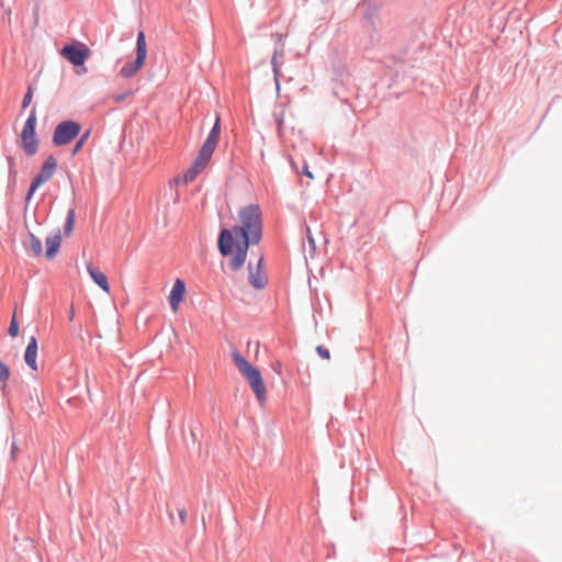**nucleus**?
Masks as SVG:
<instances>
[{
    "mask_svg": "<svg viewBox=\"0 0 562 562\" xmlns=\"http://www.w3.org/2000/svg\"><path fill=\"white\" fill-rule=\"evenodd\" d=\"M239 221L241 225L222 229L218 237L220 252L223 256L232 255L229 265L233 270L244 266L249 245L261 239V213L257 205L241 209Z\"/></svg>",
    "mask_w": 562,
    "mask_h": 562,
    "instance_id": "1",
    "label": "nucleus"
},
{
    "mask_svg": "<svg viewBox=\"0 0 562 562\" xmlns=\"http://www.w3.org/2000/svg\"><path fill=\"white\" fill-rule=\"evenodd\" d=\"M220 135H221V119H220V116H217L215 120V124H214L213 128L211 130L207 138L205 139L202 148L200 149V153H199L196 159L194 160L193 165L187 170V172H184V175L182 177L183 182H186V183L192 182L196 178V176L206 168V166H207V164L218 144Z\"/></svg>",
    "mask_w": 562,
    "mask_h": 562,
    "instance_id": "2",
    "label": "nucleus"
},
{
    "mask_svg": "<svg viewBox=\"0 0 562 562\" xmlns=\"http://www.w3.org/2000/svg\"><path fill=\"white\" fill-rule=\"evenodd\" d=\"M232 358L234 361V364L237 367L239 372L243 374V376L248 382L250 389L252 390L254 394L256 395L259 403H265L267 400V387L265 385L262 375L260 371L254 367L251 363H249L243 355L234 349L232 351Z\"/></svg>",
    "mask_w": 562,
    "mask_h": 562,
    "instance_id": "3",
    "label": "nucleus"
},
{
    "mask_svg": "<svg viewBox=\"0 0 562 562\" xmlns=\"http://www.w3.org/2000/svg\"><path fill=\"white\" fill-rule=\"evenodd\" d=\"M60 55L74 66L81 67V69L77 70V74L81 75L87 71L85 63L91 56V50L85 43L75 42L66 45L60 50Z\"/></svg>",
    "mask_w": 562,
    "mask_h": 562,
    "instance_id": "4",
    "label": "nucleus"
},
{
    "mask_svg": "<svg viewBox=\"0 0 562 562\" xmlns=\"http://www.w3.org/2000/svg\"><path fill=\"white\" fill-rule=\"evenodd\" d=\"M35 126L36 112L33 109L21 132V146L27 156H33L37 151L38 140L35 134Z\"/></svg>",
    "mask_w": 562,
    "mask_h": 562,
    "instance_id": "5",
    "label": "nucleus"
},
{
    "mask_svg": "<svg viewBox=\"0 0 562 562\" xmlns=\"http://www.w3.org/2000/svg\"><path fill=\"white\" fill-rule=\"evenodd\" d=\"M147 57V47L145 41V34L140 31L137 35L136 42V59L133 63H127L120 70V75L124 78H131L138 72V70L145 64Z\"/></svg>",
    "mask_w": 562,
    "mask_h": 562,
    "instance_id": "6",
    "label": "nucleus"
},
{
    "mask_svg": "<svg viewBox=\"0 0 562 562\" xmlns=\"http://www.w3.org/2000/svg\"><path fill=\"white\" fill-rule=\"evenodd\" d=\"M81 126L75 121H65L55 128L53 143L57 146L69 144L80 132Z\"/></svg>",
    "mask_w": 562,
    "mask_h": 562,
    "instance_id": "7",
    "label": "nucleus"
},
{
    "mask_svg": "<svg viewBox=\"0 0 562 562\" xmlns=\"http://www.w3.org/2000/svg\"><path fill=\"white\" fill-rule=\"evenodd\" d=\"M57 167L56 159L50 156L43 164L41 172L33 179L30 190L27 192L26 200L29 201L34 192L44 183H46L53 177L55 169Z\"/></svg>",
    "mask_w": 562,
    "mask_h": 562,
    "instance_id": "8",
    "label": "nucleus"
},
{
    "mask_svg": "<svg viewBox=\"0 0 562 562\" xmlns=\"http://www.w3.org/2000/svg\"><path fill=\"white\" fill-rule=\"evenodd\" d=\"M187 288L184 281L176 279L169 294V303L173 313H178L180 303L184 300Z\"/></svg>",
    "mask_w": 562,
    "mask_h": 562,
    "instance_id": "9",
    "label": "nucleus"
},
{
    "mask_svg": "<svg viewBox=\"0 0 562 562\" xmlns=\"http://www.w3.org/2000/svg\"><path fill=\"white\" fill-rule=\"evenodd\" d=\"M37 350H38L37 340L34 336H32L29 340V344L26 346L25 353H24L25 363L29 366V368L32 371L38 370Z\"/></svg>",
    "mask_w": 562,
    "mask_h": 562,
    "instance_id": "10",
    "label": "nucleus"
},
{
    "mask_svg": "<svg viewBox=\"0 0 562 562\" xmlns=\"http://www.w3.org/2000/svg\"><path fill=\"white\" fill-rule=\"evenodd\" d=\"M87 271L91 279L105 292L110 293V285L106 276L91 262L87 265Z\"/></svg>",
    "mask_w": 562,
    "mask_h": 562,
    "instance_id": "11",
    "label": "nucleus"
},
{
    "mask_svg": "<svg viewBox=\"0 0 562 562\" xmlns=\"http://www.w3.org/2000/svg\"><path fill=\"white\" fill-rule=\"evenodd\" d=\"M279 42H280V45H279V47H277L274 49V53H273V56L271 59V66H272L273 75H274L277 89L280 88V85H279L280 64H281L280 60L284 57V45L281 42V36H279Z\"/></svg>",
    "mask_w": 562,
    "mask_h": 562,
    "instance_id": "12",
    "label": "nucleus"
},
{
    "mask_svg": "<svg viewBox=\"0 0 562 562\" xmlns=\"http://www.w3.org/2000/svg\"><path fill=\"white\" fill-rule=\"evenodd\" d=\"M61 244V236L59 231L53 235L46 238V256L49 259H53L56 254L58 252V249Z\"/></svg>",
    "mask_w": 562,
    "mask_h": 562,
    "instance_id": "13",
    "label": "nucleus"
},
{
    "mask_svg": "<svg viewBox=\"0 0 562 562\" xmlns=\"http://www.w3.org/2000/svg\"><path fill=\"white\" fill-rule=\"evenodd\" d=\"M249 282L256 289H262L267 283V277L260 271L258 268L256 271H252V268L249 266Z\"/></svg>",
    "mask_w": 562,
    "mask_h": 562,
    "instance_id": "14",
    "label": "nucleus"
},
{
    "mask_svg": "<svg viewBox=\"0 0 562 562\" xmlns=\"http://www.w3.org/2000/svg\"><path fill=\"white\" fill-rule=\"evenodd\" d=\"M76 221V213L74 209H70L67 213L66 223L64 226V233L66 237H69L74 231Z\"/></svg>",
    "mask_w": 562,
    "mask_h": 562,
    "instance_id": "15",
    "label": "nucleus"
},
{
    "mask_svg": "<svg viewBox=\"0 0 562 562\" xmlns=\"http://www.w3.org/2000/svg\"><path fill=\"white\" fill-rule=\"evenodd\" d=\"M30 248L35 256H40L42 254V243L33 234H30Z\"/></svg>",
    "mask_w": 562,
    "mask_h": 562,
    "instance_id": "16",
    "label": "nucleus"
},
{
    "mask_svg": "<svg viewBox=\"0 0 562 562\" xmlns=\"http://www.w3.org/2000/svg\"><path fill=\"white\" fill-rule=\"evenodd\" d=\"M19 330L20 329H19L18 319H16V311L14 310L8 331L11 337H16L19 335Z\"/></svg>",
    "mask_w": 562,
    "mask_h": 562,
    "instance_id": "17",
    "label": "nucleus"
},
{
    "mask_svg": "<svg viewBox=\"0 0 562 562\" xmlns=\"http://www.w3.org/2000/svg\"><path fill=\"white\" fill-rule=\"evenodd\" d=\"M10 378V370L9 368L2 362L0 359V383H2V387L5 386L7 381Z\"/></svg>",
    "mask_w": 562,
    "mask_h": 562,
    "instance_id": "18",
    "label": "nucleus"
},
{
    "mask_svg": "<svg viewBox=\"0 0 562 562\" xmlns=\"http://www.w3.org/2000/svg\"><path fill=\"white\" fill-rule=\"evenodd\" d=\"M89 131L86 132L78 140L77 143L75 144L74 148H72V155H76L80 149L81 147L83 146V144L86 143V140L88 139L89 137Z\"/></svg>",
    "mask_w": 562,
    "mask_h": 562,
    "instance_id": "19",
    "label": "nucleus"
},
{
    "mask_svg": "<svg viewBox=\"0 0 562 562\" xmlns=\"http://www.w3.org/2000/svg\"><path fill=\"white\" fill-rule=\"evenodd\" d=\"M284 120H285L284 111H281L280 113L276 114V121H277V125H278V130L279 131L282 130L283 124H284Z\"/></svg>",
    "mask_w": 562,
    "mask_h": 562,
    "instance_id": "20",
    "label": "nucleus"
},
{
    "mask_svg": "<svg viewBox=\"0 0 562 562\" xmlns=\"http://www.w3.org/2000/svg\"><path fill=\"white\" fill-rule=\"evenodd\" d=\"M316 351H317V353H318L323 359H326V360H327V359H329V358H330L329 350H328V349H326V348H324V347H322V346H318V347L316 348Z\"/></svg>",
    "mask_w": 562,
    "mask_h": 562,
    "instance_id": "21",
    "label": "nucleus"
},
{
    "mask_svg": "<svg viewBox=\"0 0 562 562\" xmlns=\"http://www.w3.org/2000/svg\"><path fill=\"white\" fill-rule=\"evenodd\" d=\"M32 98H33L32 89L29 88L27 92L24 95L22 106L26 108L30 104V102L32 101Z\"/></svg>",
    "mask_w": 562,
    "mask_h": 562,
    "instance_id": "22",
    "label": "nucleus"
},
{
    "mask_svg": "<svg viewBox=\"0 0 562 562\" xmlns=\"http://www.w3.org/2000/svg\"><path fill=\"white\" fill-rule=\"evenodd\" d=\"M303 173H304L306 177H308L310 179H313V178H314V176H313V173L310 171L308 166H307V164H306V162H305V164H304V166H303Z\"/></svg>",
    "mask_w": 562,
    "mask_h": 562,
    "instance_id": "23",
    "label": "nucleus"
},
{
    "mask_svg": "<svg viewBox=\"0 0 562 562\" xmlns=\"http://www.w3.org/2000/svg\"><path fill=\"white\" fill-rule=\"evenodd\" d=\"M272 369H273L278 374H280V373H281L282 366H281V363H280L279 361H277V362H274V363L272 364Z\"/></svg>",
    "mask_w": 562,
    "mask_h": 562,
    "instance_id": "24",
    "label": "nucleus"
},
{
    "mask_svg": "<svg viewBox=\"0 0 562 562\" xmlns=\"http://www.w3.org/2000/svg\"><path fill=\"white\" fill-rule=\"evenodd\" d=\"M306 232H307L308 243H310L311 245H313V244H314V239H313V237L311 236V231H310V228H308V227L306 228Z\"/></svg>",
    "mask_w": 562,
    "mask_h": 562,
    "instance_id": "25",
    "label": "nucleus"
},
{
    "mask_svg": "<svg viewBox=\"0 0 562 562\" xmlns=\"http://www.w3.org/2000/svg\"><path fill=\"white\" fill-rule=\"evenodd\" d=\"M74 316H75V308H74V306H71L70 312H69V319L72 321Z\"/></svg>",
    "mask_w": 562,
    "mask_h": 562,
    "instance_id": "26",
    "label": "nucleus"
},
{
    "mask_svg": "<svg viewBox=\"0 0 562 562\" xmlns=\"http://www.w3.org/2000/svg\"><path fill=\"white\" fill-rule=\"evenodd\" d=\"M124 97H125V95H115V97H114V100H115L116 102H121V101L124 99Z\"/></svg>",
    "mask_w": 562,
    "mask_h": 562,
    "instance_id": "27",
    "label": "nucleus"
},
{
    "mask_svg": "<svg viewBox=\"0 0 562 562\" xmlns=\"http://www.w3.org/2000/svg\"><path fill=\"white\" fill-rule=\"evenodd\" d=\"M180 517H181V519H182V520H184V518H186V513H184V512H181V513H180Z\"/></svg>",
    "mask_w": 562,
    "mask_h": 562,
    "instance_id": "28",
    "label": "nucleus"
},
{
    "mask_svg": "<svg viewBox=\"0 0 562 562\" xmlns=\"http://www.w3.org/2000/svg\"><path fill=\"white\" fill-rule=\"evenodd\" d=\"M12 453H13V456L16 453V446L15 445H13Z\"/></svg>",
    "mask_w": 562,
    "mask_h": 562,
    "instance_id": "29",
    "label": "nucleus"
}]
</instances>
